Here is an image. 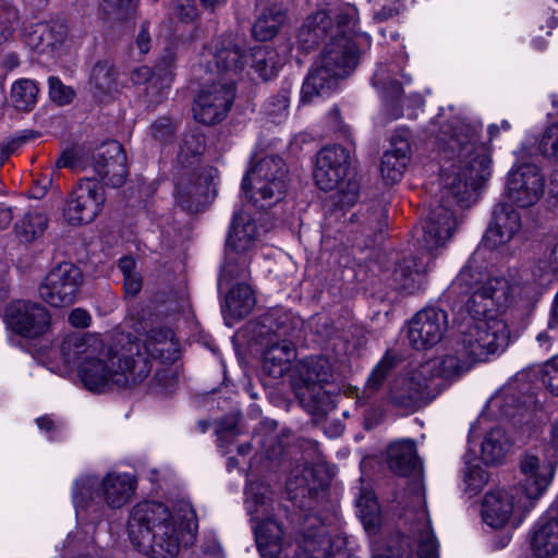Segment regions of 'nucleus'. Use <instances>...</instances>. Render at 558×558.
<instances>
[{"instance_id": "64", "label": "nucleus", "mask_w": 558, "mask_h": 558, "mask_svg": "<svg viewBox=\"0 0 558 558\" xmlns=\"http://www.w3.org/2000/svg\"><path fill=\"white\" fill-rule=\"evenodd\" d=\"M135 266H136L135 259L130 256L122 257L119 260V265H118V267L121 270V272L123 274V276L136 272Z\"/></svg>"}, {"instance_id": "33", "label": "nucleus", "mask_w": 558, "mask_h": 558, "mask_svg": "<svg viewBox=\"0 0 558 558\" xmlns=\"http://www.w3.org/2000/svg\"><path fill=\"white\" fill-rule=\"evenodd\" d=\"M269 341L264 352L263 369L269 376L279 378L289 371L290 363L295 357V347L288 339L280 341L269 339Z\"/></svg>"}, {"instance_id": "54", "label": "nucleus", "mask_w": 558, "mask_h": 558, "mask_svg": "<svg viewBox=\"0 0 558 558\" xmlns=\"http://www.w3.org/2000/svg\"><path fill=\"white\" fill-rule=\"evenodd\" d=\"M488 476L478 465L469 466L464 472L465 490L471 495H476L486 485Z\"/></svg>"}, {"instance_id": "17", "label": "nucleus", "mask_w": 558, "mask_h": 558, "mask_svg": "<svg viewBox=\"0 0 558 558\" xmlns=\"http://www.w3.org/2000/svg\"><path fill=\"white\" fill-rule=\"evenodd\" d=\"M544 186V175L539 168L533 163H522L508 173L506 197L510 203L526 208L541 199Z\"/></svg>"}, {"instance_id": "31", "label": "nucleus", "mask_w": 558, "mask_h": 558, "mask_svg": "<svg viewBox=\"0 0 558 558\" xmlns=\"http://www.w3.org/2000/svg\"><path fill=\"white\" fill-rule=\"evenodd\" d=\"M68 38V26L62 22L37 24L28 34V45L40 53L59 50Z\"/></svg>"}, {"instance_id": "37", "label": "nucleus", "mask_w": 558, "mask_h": 558, "mask_svg": "<svg viewBox=\"0 0 558 558\" xmlns=\"http://www.w3.org/2000/svg\"><path fill=\"white\" fill-rule=\"evenodd\" d=\"M511 446L512 442L504 429L499 427L492 428L482 441L481 458L486 464L499 463Z\"/></svg>"}, {"instance_id": "57", "label": "nucleus", "mask_w": 558, "mask_h": 558, "mask_svg": "<svg viewBox=\"0 0 558 558\" xmlns=\"http://www.w3.org/2000/svg\"><path fill=\"white\" fill-rule=\"evenodd\" d=\"M173 11L183 22H191L197 16L194 0H174Z\"/></svg>"}, {"instance_id": "61", "label": "nucleus", "mask_w": 558, "mask_h": 558, "mask_svg": "<svg viewBox=\"0 0 558 558\" xmlns=\"http://www.w3.org/2000/svg\"><path fill=\"white\" fill-rule=\"evenodd\" d=\"M69 323L76 328H86L90 325L92 317L86 310L78 307L69 314Z\"/></svg>"}, {"instance_id": "44", "label": "nucleus", "mask_w": 558, "mask_h": 558, "mask_svg": "<svg viewBox=\"0 0 558 558\" xmlns=\"http://www.w3.org/2000/svg\"><path fill=\"white\" fill-rule=\"evenodd\" d=\"M38 86L35 81L23 78L16 81L11 89V99L19 110H31L37 100Z\"/></svg>"}, {"instance_id": "55", "label": "nucleus", "mask_w": 558, "mask_h": 558, "mask_svg": "<svg viewBox=\"0 0 558 558\" xmlns=\"http://www.w3.org/2000/svg\"><path fill=\"white\" fill-rule=\"evenodd\" d=\"M49 96L51 100L59 105L70 104L74 97V90L70 86H65L59 77L50 76L48 78Z\"/></svg>"}, {"instance_id": "50", "label": "nucleus", "mask_w": 558, "mask_h": 558, "mask_svg": "<svg viewBox=\"0 0 558 558\" xmlns=\"http://www.w3.org/2000/svg\"><path fill=\"white\" fill-rule=\"evenodd\" d=\"M397 356L386 353L372 371L366 381V389L375 391L381 387L387 376L397 366Z\"/></svg>"}, {"instance_id": "15", "label": "nucleus", "mask_w": 558, "mask_h": 558, "mask_svg": "<svg viewBox=\"0 0 558 558\" xmlns=\"http://www.w3.org/2000/svg\"><path fill=\"white\" fill-rule=\"evenodd\" d=\"M106 197L101 185L93 179L80 180L64 206V218L70 225L92 222L101 211Z\"/></svg>"}, {"instance_id": "3", "label": "nucleus", "mask_w": 558, "mask_h": 558, "mask_svg": "<svg viewBox=\"0 0 558 558\" xmlns=\"http://www.w3.org/2000/svg\"><path fill=\"white\" fill-rule=\"evenodd\" d=\"M452 289L468 295L464 308L474 318L460 335L463 353L473 362L501 354L510 343V328L496 315L514 302L521 288L502 277L488 276L475 253L453 280Z\"/></svg>"}, {"instance_id": "25", "label": "nucleus", "mask_w": 558, "mask_h": 558, "mask_svg": "<svg viewBox=\"0 0 558 558\" xmlns=\"http://www.w3.org/2000/svg\"><path fill=\"white\" fill-rule=\"evenodd\" d=\"M323 486L316 469L311 464L295 466L287 481L289 498L300 508H310L312 499Z\"/></svg>"}, {"instance_id": "11", "label": "nucleus", "mask_w": 558, "mask_h": 558, "mask_svg": "<svg viewBox=\"0 0 558 558\" xmlns=\"http://www.w3.org/2000/svg\"><path fill=\"white\" fill-rule=\"evenodd\" d=\"M299 375L304 384L296 392L302 405L318 418L332 411L333 393L325 388L335 380L330 361L322 356L307 357L301 363Z\"/></svg>"}, {"instance_id": "32", "label": "nucleus", "mask_w": 558, "mask_h": 558, "mask_svg": "<svg viewBox=\"0 0 558 558\" xmlns=\"http://www.w3.org/2000/svg\"><path fill=\"white\" fill-rule=\"evenodd\" d=\"M410 144L405 140H393L391 148L381 158L380 173L387 184L401 180L409 163Z\"/></svg>"}, {"instance_id": "59", "label": "nucleus", "mask_w": 558, "mask_h": 558, "mask_svg": "<svg viewBox=\"0 0 558 558\" xmlns=\"http://www.w3.org/2000/svg\"><path fill=\"white\" fill-rule=\"evenodd\" d=\"M153 136L159 142L170 141L173 134L171 120L168 118L158 119L151 126Z\"/></svg>"}, {"instance_id": "30", "label": "nucleus", "mask_w": 558, "mask_h": 558, "mask_svg": "<svg viewBox=\"0 0 558 558\" xmlns=\"http://www.w3.org/2000/svg\"><path fill=\"white\" fill-rule=\"evenodd\" d=\"M531 549L537 558L558 555V513L541 518L531 533Z\"/></svg>"}, {"instance_id": "41", "label": "nucleus", "mask_w": 558, "mask_h": 558, "mask_svg": "<svg viewBox=\"0 0 558 558\" xmlns=\"http://www.w3.org/2000/svg\"><path fill=\"white\" fill-rule=\"evenodd\" d=\"M359 515L368 533H375L380 524V508L372 490H361L356 500Z\"/></svg>"}, {"instance_id": "24", "label": "nucleus", "mask_w": 558, "mask_h": 558, "mask_svg": "<svg viewBox=\"0 0 558 558\" xmlns=\"http://www.w3.org/2000/svg\"><path fill=\"white\" fill-rule=\"evenodd\" d=\"M173 64L174 56L168 51L160 58L154 71L146 65L140 66L132 72L131 80L134 84L148 83L146 92L150 102H159L162 99L163 90L171 85Z\"/></svg>"}, {"instance_id": "21", "label": "nucleus", "mask_w": 558, "mask_h": 558, "mask_svg": "<svg viewBox=\"0 0 558 558\" xmlns=\"http://www.w3.org/2000/svg\"><path fill=\"white\" fill-rule=\"evenodd\" d=\"M417 373L418 366L393 380L390 399L395 405L415 410L435 398L436 386H432L429 380H425Z\"/></svg>"}, {"instance_id": "34", "label": "nucleus", "mask_w": 558, "mask_h": 558, "mask_svg": "<svg viewBox=\"0 0 558 558\" xmlns=\"http://www.w3.org/2000/svg\"><path fill=\"white\" fill-rule=\"evenodd\" d=\"M207 186L195 175H189L179 180L175 198L178 205L190 213L203 209L207 202Z\"/></svg>"}, {"instance_id": "13", "label": "nucleus", "mask_w": 558, "mask_h": 558, "mask_svg": "<svg viewBox=\"0 0 558 558\" xmlns=\"http://www.w3.org/2000/svg\"><path fill=\"white\" fill-rule=\"evenodd\" d=\"M234 98L235 83L231 78L205 84L194 100V118L206 125L219 123L227 117Z\"/></svg>"}, {"instance_id": "63", "label": "nucleus", "mask_w": 558, "mask_h": 558, "mask_svg": "<svg viewBox=\"0 0 558 558\" xmlns=\"http://www.w3.org/2000/svg\"><path fill=\"white\" fill-rule=\"evenodd\" d=\"M124 277V289L128 294H136L142 288V279L137 272H133Z\"/></svg>"}, {"instance_id": "45", "label": "nucleus", "mask_w": 558, "mask_h": 558, "mask_svg": "<svg viewBox=\"0 0 558 558\" xmlns=\"http://www.w3.org/2000/svg\"><path fill=\"white\" fill-rule=\"evenodd\" d=\"M248 258L246 254H234L226 250L225 264L218 279V286H229L233 279L244 277L247 271Z\"/></svg>"}, {"instance_id": "35", "label": "nucleus", "mask_w": 558, "mask_h": 558, "mask_svg": "<svg viewBox=\"0 0 558 558\" xmlns=\"http://www.w3.org/2000/svg\"><path fill=\"white\" fill-rule=\"evenodd\" d=\"M118 72L110 60H100L95 63L89 75V90L94 97L101 99L117 89Z\"/></svg>"}, {"instance_id": "53", "label": "nucleus", "mask_w": 558, "mask_h": 558, "mask_svg": "<svg viewBox=\"0 0 558 558\" xmlns=\"http://www.w3.org/2000/svg\"><path fill=\"white\" fill-rule=\"evenodd\" d=\"M538 149L543 156L558 159V122L551 123L544 130Z\"/></svg>"}, {"instance_id": "52", "label": "nucleus", "mask_w": 558, "mask_h": 558, "mask_svg": "<svg viewBox=\"0 0 558 558\" xmlns=\"http://www.w3.org/2000/svg\"><path fill=\"white\" fill-rule=\"evenodd\" d=\"M178 380L177 369L172 366H165L156 371L149 388L156 393H168L172 391Z\"/></svg>"}, {"instance_id": "51", "label": "nucleus", "mask_w": 558, "mask_h": 558, "mask_svg": "<svg viewBox=\"0 0 558 558\" xmlns=\"http://www.w3.org/2000/svg\"><path fill=\"white\" fill-rule=\"evenodd\" d=\"M290 104V90L281 89L277 95L270 97L264 106L265 113L274 123H279L287 117Z\"/></svg>"}, {"instance_id": "56", "label": "nucleus", "mask_w": 558, "mask_h": 558, "mask_svg": "<svg viewBox=\"0 0 558 558\" xmlns=\"http://www.w3.org/2000/svg\"><path fill=\"white\" fill-rule=\"evenodd\" d=\"M541 380L553 395L558 396V355L543 365Z\"/></svg>"}, {"instance_id": "9", "label": "nucleus", "mask_w": 558, "mask_h": 558, "mask_svg": "<svg viewBox=\"0 0 558 558\" xmlns=\"http://www.w3.org/2000/svg\"><path fill=\"white\" fill-rule=\"evenodd\" d=\"M245 508L255 522L253 531L263 558H279L284 549L281 525L272 520L271 492L263 483L251 482L245 488Z\"/></svg>"}, {"instance_id": "18", "label": "nucleus", "mask_w": 558, "mask_h": 558, "mask_svg": "<svg viewBox=\"0 0 558 558\" xmlns=\"http://www.w3.org/2000/svg\"><path fill=\"white\" fill-rule=\"evenodd\" d=\"M7 319L17 335L35 339L45 335L51 324L49 311L37 302L17 300L7 308Z\"/></svg>"}, {"instance_id": "16", "label": "nucleus", "mask_w": 558, "mask_h": 558, "mask_svg": "<svg viewBox=\"0 0 558 558\" xmlns=\"http://www.w3.org/2000/svg\"><path fill=\"white\" fill-rule=\"evenodd\" d=\"M448 326L447 312L439 307H425L409 323V342L415 350L434 348L445 338Z\"/></svg>"}, {"instance_id": "38", "label": "nucleus", "mask_w": 558, "mask_h": 558, "mask_svg": "<svg viewBox=\"0 0 558 558\" xmlns=\"http://www.w3.org/2000/svg\"><path fill=\"white\" fill-rule=\"evenodd\" d=\"M284 20L286 14L280 5L272 4L265 9L252 27L254 38L259 41L274 38Z\"/></svg>"}, {"instance_id": "14", "label": "nucleus", "mask_w": 558, "mask_h": 558, "mask_svg": "<svg viewBox=\"0 0 558 558\" xmlns=\"http://www.w3.org/2000/svg\"><path fill=\"white\" fill-rule=\"evenodd\" d=\"M81 270L72 263L54 266L43 279L38 293L43 301L53 307H66L76 299L82 284Z\"/></svg>"}, {"instance_id": "49", "label": "nucleus", "mask_w": 558, "mask_h": 558, "mask_svg": "<svg viewBox=\"0 0 558 558\" xmlns=\"http://www.w3.org/2000/svg\"><path fill=\"white\" fill-rule=\"evenodd\" d=\"M337 24L335 25L336 40H330L329 43H337L341 38H348L352 44L353 40L350 38L349 34L355 29L357 24V10L355 7L347 4L342 7L336 15Z\"/></svg>"}, {"instance_id": "29", "label": "nucleus", "mask_w": 558, "mask_h": 558, "mask_svg": "<svg viewBox=\"0 0 558 558\" xmlns=\"http://www.w3.org/2000/svg\"><path fill=\"white\" fill-rule=\"evenodd\" d=\"M429 262L430 257H427V260L412 255L404 257L392 272L395 288L410 294L420 290L424 275L428 271Z\"/></svg>"}, {"instance_id": "26", "label": "nucleus", "mask_w": 558, "mask_h": 558, "mask_svg": "<svg viewBox=\"0 0 558 558\" xmlns=\"http://www.w3.org/2000/svg\"><path fill=\"white\" fill-rule=\"evenodd\" d=\"M521 227L519 213L509 204H499L494 209V218L485 239L492 248L508 243Z\"/></svg>"}, {"instance_id": "42", "label": "nucleus", "mask_w": 558, "mask_h": 558, "mask_svg": "<svg viewBox=\"0 0 558 558\" xmlns=\"http://www.w3.org/2000/svg\"><path fill=\"white\" fill-rule=\"evenodd\" d=\"M47 221V217L39 211L26 213L15 225L16 235L23 242H32L43 235Z\"/></svg>"}, {"instance_id": "62", "label": "nucleus", "mask_w": 558, "mask_h": 558, "mask_svg": "<svg viewBox=\"0 0 558 558\" xmlns=\"http://www.w3.org/2000/svg\"><path fill=\"white\" fill-rule=\"evenodd\" d=\"M26 136H20L12 138L7 144L0 147V167L4 161L14 153L23 143H25Z\"/></svg>"}, {"instance_id": "46", "label": "nucleus", "mask_w": 558, "mask_h": 558, "mask_svg": "<svg viewBox=\"0 0 558 558\" xmlns=\"http://www.w3.org/2000/svg\"><path fill=\"white\" fill-rule=\"evenodd\" d=\"M205 150V138L201 133L185 134L180 144L178 161L183 167L193 166L199 155Z\"/></svg>"}, {"instance_id": "5", "label": "nucleus", "mask_w": 558, "mask_h": 558, "mask_svg": "<svg viewBox=\"0 0 558 558\" xmlns=\"http://www.w3.org/2000/svg\"><path fill=\"white\" fill-rule=\"evenodd\" d=\"M387 463L391 472L400 476H414L413 490L416 504L421 507L416 511L421 527L415 532L417 543V558H438V543L430 527V520L425 509V498L421 478V463L417 457L415 442L400 440L392 442L387 449Z\"/></svg>"}, {"instance_id": "47", "label": "nucleus", "mask_w": 558, "mask_h": 558, "mask_svg": "<svg viewBox=\"0 0 558 558\" xmlns=\"http://www.w3.org/2000/svg\"><path fill=\"white\" fill-rule=\"evenodd\" d=\"M372 82L387 98H398L402 94L401 84L395 78V71L389 65H379Z\"/></svg>"}, {"instance_id": "28", "label": "nucleus", "mask_w": 558, "mask_h": 558, "mask_svg": "<svg viewBox=\"0 0 558 558\" xmlns=\"http://www.w3.org/2000/svg\"><path fill=\"white\" fill-rule=\"evenodd\" d=\"M258 234V228L251 215L240 210L232 219L226 250L234 254H246L255 247Z\"/></svg>"}, {"instance_id": "43", "label": "nucleus", "mask_w": 558, "mask_h": 558, "mask_svg": "<svg viewBox=\"0 0 558 558\" xmlns=\"http://www.w3.org/2000/svg\"><path fill=\"white\" fill-rule=\"evenodd\" d=\"M556 274H558V242L546 247L532 268L534 279L541 283L549 282Z\"/></svg>"}, {"instance_id": "40", "label": "nucleus", "mask_w": 558, "mask_h": 558, "mask_svg": "<svg viewBox=\"0 0 558 558\" xmlns=\"http://www.w3.org/2000/svg\"><path fill=\"white\" fill-rule=\"evenodd\" d=\"M226 305L234 318L248 315L255 306V296L251 287L244 283L233 287L226 296Z\"/></svg>"}, {"instance_id": "6", "label": "nucleus", "mask_w": 558, "mask_h": 558, "mask_svg": "<svg viewBox=\"0 0 558 558\" xmlns=\"http://www.w3.org/2000/svg\"><path fill=\"white\" fill-rule=\"evenodd\" d=\"M357 63V48L348 38L328 43L308 73L301 89V101L307 104L333 92L340 78L349 75Z\"/></svg>"}, {"instance_id": "36", "label": "nucleus", "mask_w": 558, "mask_h": 558, "mask_svg": "<svg viewBox=\"0 0 558 558\" xmlns=\"http://www.w3.org/2000/svg\"><path fill=\"white\" fill-rule=\"evenodd\" d=\"M301 323L298 316L280 308L270 311L263 319V326L268 329L269 335H272L274 341L290 340Z\"/></svg>"}, {"instance_id": "19", "label": "nucleus", "mask_w": 558, "mask_h": 558, "mask_svg": "<svg viewBox=\"0 0 558 558\" xmlns=\"http://www.w3.org/2000/svg\"><path fill=\"white\" fill-rule=\"evenodd\" d=\"M519 489H500L485 495L482 505V518L494 529H501L511 523L517 526L527 512L518 507Z\"/></svg>"}, {"instance_id": "58", "label": "nucleus", "mask_w": 558, "mask_h": 558, "mask_svg": "<svg viewBox=\"0 0 558 558\" xmlns=\"http://www.w3.org/2000/svg\"><path fill=\"white\" fill-rule=\"evenodd\" d=\"M368 228L374 231L373 243H376L387 228V216L383 208H376L368 221Z\"/></svg>"}, {"instance_id": "39", "label": "nucleus", "mask_w": 558, "mask_h": 558, "mask_svg": "<svg viewBox=\"0 0 558 558\" xmlns=\"http://www.w3.org/2000/svg\"><path fill=\"white\" fill-rule=\"evenodd\" d=\"M251 59L252 68L264 80L274 76L283 63V59L280 58L279 53L268 46L255 47L251 53Z\"/></svg>"}, {"instance_id": "2", "label": "nucleus", "mask_w": 558, "mask_h": 558, "mask_svg": "<svg viewBox=\"0 0 558 558\" xmlns=\"http://www.w3.org/2000/svg\"><path fill=\"white\" fill-rule=\"evenodd\" d=\"M482 125L457 120L441 132L440 149L452 163L442 168L440 198L430 204L428 217L423 226L422 244L427 251L445 245L453 235L459 217L454 206H469L477 189L492 175L490 148L478 142Z\"/></svg>"}, {"instance_id": "4", "label": "nucleus", "mask_w": 558, "mask_h": 558, "mask_svg": "<svg viewBox=\"0 0 558 558\" xmlns=\"http://www.w3.org/2000/svg\"><path fill=\"white\" fill-rule=\"evenodd\" d=\"M196 530V513L189 504L171 510L161 502H140L128 521L132 545L151 558H175L184 533L193 536Z\"/></svg>"}, {"instance_id": "23", "label": "nucleus", "mask_w": 558, "mask_h": 558, "mask_svg": "<svg viewBox=\"0 0 558 558\" xmlns=\"http://www.w3.org/2000/svg\"><path fill=\"white\" fill-rule=\"evenodd\" d=\"M473 363L466 355L465 359H461L454 354H445L421 363L417 375L423 376L425 380H429L432 386H436V392L438 393L441 384L437 380H456L468 372Z\"/></svg>"}, {"instance_id": "12", "label": "nucleus", "mask_w": 558, "mask_h": 558, "mask_svg": "<svg viewBox=\"0 0 558 558\" xmlns=\"http://www.w3.org/2000/svg\"><path fill=\"white\" fill-rule=\"evenodd\" d=\"M555 474V464L549 460H542L538 456L526 452L520 460L518 507L530 511L550 485Z\"/></svg>"}, {"instance_id": "8", "label": "nucleus", "mask_w": 558, "mask_h": 558, "mask_svg": "<svg viewBox=\"0 0 558 558\" xmlns=\"http://www.w3.org/2000/svg\"><path fill=\"white\" fill-rule=\"evenodd\" d=\"M351 151L340 145L322 148L316 158L314 179L323 191H337L341 206H352L359 197L360 185L351 167Z\"/></svg>"}, {"instance_id": "48", "label": "nucleus", "mask_w": 558, "mask_h": 558, "mask_svg": "<svg viewBox=\"0 0 558 558\" xmlns=\"http://www.w3.org/2000/svg\"><path fill=\"white\" fill-rule=\"evenodd\" d=\"M20 15L11 0H0V44L8 41L19 26Z\"/></svg>"}, {"instance_id": "22", "label": "nucleus", "mask_w": 558, "mask_h": 558, "mask_svg": "<svg viewBox=\"0 0 558 558\" xmlns=\"http://www.w3.org/2000/svg\"><path fill=\"white\" fill-rule=\"evenodd\" d=\"M93 169L106 185L119 187L128 177L126 155L120 143L110 141L96 149L93 156Z\"/></svg>"}, {"instance_id": "20", "label": "nucleus", "mask_w": 558, "mask_h": 558, "mask_svg": "<svg viewBox=\"0 0 558 558\" xmlns=\"http://www.w3.org/2000/svg\"><path fill=\"white\" fill-rule=\"evenodd\" d=\"M204 57L209 64V71L217 74L218 80L231 78L243 69L246 57L239 41L231 36L218 37L205 48Z\"/></svg>"}, {"instance_id": "10", "label": "nucleus", "mask_w": 558, "mask_h": 558, "mask_svg": "<svg viewBox=\"0 0 558 558\" xmlns=\"http://www.w3.org/2000/svg\"><path fill=\"white\" fill-rule=\"evenodd\" d=\"M286 163L279 156H266L247 170L242 190L250 202L265 209L282 199L287 192Z\"/></svg>"}, {"instance_id": "27", "label": "nucleus", "mask_w": 558, "mask_h": 558, "mask_svg": "<svg viewBox=\"0 0 558 558\" xmlns=\"http://www.w3.org/2000/svg\"><path fill=\"white\" fill-rule=\"evenodd\" d=\"M328 36L331 40L337 38L332 19L326 10H318L305 19L298 32L296 41L301 49L307 51Z\"/></svg>"}, {"instance_id": "1", "label": "nucleus", "mask_w": 558, "mask_h": 558, "mask_svg": "<svg viewBox=\"0 0 558 558\" xmlns=\"http://www.w3.org/2000/svg\"><path fill=\"white\" fill-rule=\"evenodd\" d=\"M60 350L68 365L77 364L86 389L104 392L143 384L153 371V360L174 361L179 344L171 329L156 327L143 338L122 335L110 345L95 335H71L62 341Z\"/></svg>"}, {"instance_id": "7", "label": "nucleus", "mask_w": 558, "mask_h": 558, "mask_svg": "<svg viewBox=\"0 0 558 558\" xmlns=\"http://www.w3.org/2000/svg\"><path fill=\"white\" fill-rule=\"evenodd\" d=\"M136 488L135 478L128 473L108 472L105 476L82 475L73 484L72 499L77 511H99L102 506L120 509Z\"/></svg>"}, {"instance_id": "60", "label": "nucleus", "mask_w": 558, "mask_h": 558, "mask_svg": "<svg viewBox=\"0 0 558 558\" xmlns=\"http://www.w3.org/2000/svg\"><path fill=\"white\" fill-rule=\"evenodd\" d=\"M150 23L143 21L140 26V32L135 37V45L141 53H147L151 48V37L149 33Z\"/></svg>"}]
</instances>
